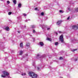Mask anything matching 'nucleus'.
<instances>
[{
  "label": "nucleus",
  "instance_id": "13",
  "mask_svg": "<svg viewBox=\"0 0 78 78\" xmlns=\"http://www.w3.org/2000/svg\"><path fill=\"white\" fill-rule=\"evenodd\" d=\"M21 6H22V4L20 3L18 5V8H20V7H21Z\"/></svg>",
  "mask_w": 78,
  "mask_h": 78
},
{
  "label": "nucleus",
  "instance_id": "39",
  "mask_svg": "<svg viewBox=\"0 0 78 78\" xmlns=\"http://www.w3.org/2000/svg\"><path fill=\"white\" fill-rule=\"evenodd\" d=\"M18 32L19 33H20V32L19 31H18Z\"/></svg>",
  "mask_w": 78,
  "mask_h": 78
},
{
  "label": "nucleus",
  "instance_id": "7",
  "mask_svg": "<svg viewBox=\"0 0 78 78\" xmlns=\"http://www.w3.org/2000/svg\"><path fill=\"white\" fill-rule=\"evenodd\" d=\"M30 43H27L26 44V48H27L30 47Z\"/></svg>",
  "mask_w": 78,
  "mask_h": 78
},
{
  "label": "nucleus",
  "instance_id": "34",
  "mask_svg": "<svg viewBox=\"0 0 78 78\" xmlns=\"http://www.w3.org/2000/svg\"><path fill=\"white\" fill-rule=\"evenodd\" d=\"M68 9L69 11H70V8H68Z\"/></svg>",
  "mask_w": 78,
  "mask_h": 78
},
{
  "label": "nucleus",
  "instance_id": "18",
  "mask_svg": "<svg viewBox=\"0 0 78 78\" xmlns=\"http://www.w3.org/2000/svg\"><path fill=\"white\" fill-rule=\"evenodd\" d=\"M77 50V49H73L72 50V51L73 52H74V51H76V50Z\"/></svg>",
  "mask_w": 78,
  "mask_h": 78
},
{
  "label": "nucleus",
  "instance_id": "37",
  "mask_svg": "<svg viewBox=\"0 0 78 78\" xmlns=\"http://www.w3.org/2000/svg\"><path fill=\"white\" fill-rule=\"evenodd\" d=\"M8 77L9 78H11V77L10 76H8Z\"/></svg>",
  "mask_w": 78,
  "mask_h": 78
},
{
  "label": "nucleus",
  "instance_id": "38",
  "mask_svg": "<svg viewBox=\"0 0 78 78\" xmlns=\"http://www.w3.org/2000/svg\"><path fill=\"white\" fill-rule=\"evenodd\" d=\"M58 33H61V31H58Z\"/></svg>",
  "mask_w": 78,
  "mask_h": 78
},
{
  "label": "nucleus",
  "instance_id": "26",
  "mask_svg": "<svg viewBox=\"0 0 78 78\" xmlns=\"http://www.w3.org/2000/svg\"><path fill=\"white\" fill-rule=\"evenodd\" d=\"M9 3H10V2L9 1H7V4H9Z\"/></svg>",
  "mask_w": 78,
  "mask_h": 78
},
{
  "label": "nucleus",
  "instance_id": "8",
  "mask_svg": "<svg viewBox=\"0 0 78 78\" xmlns=\"http://www.w3.org/2000/svg\"><path fill=\"white\" fill-rule=\"evenodd\" d=\"M40 26L41 27L43 30H44L45 29V26L44 25H40Z\"/></svg>",
  "mask_w": 78,
  "mask_h": 78
},
{
  "label": "nucleus",
  "instance_id": "28",
  "mask_svg": "<svg viewBox=\"0 0 78 78\" xmlns=\"http://www.w3.org/2000/svg\"><path fill=\"white\" fill-rule=\"evenodd\" d=\"M33 66H35V62L33 63Z\"/></svg>",
  "mask_w": 78,
  "mask_h": 78
},
{
  "label": "nucleus",
  "instance_id": "20",
  "mask_svg": "<svg viewBox=\"0 0 78 78\" xmlns=\"http://www.w3.org/2000/svg\"><path fill=\"white\" fill-rule=\"evenodd\" d=\"M75 11L76 12H78V8H76L75 9Z\"/></svg>",
  "mask_w": 78,
  "mask_h": 78
},
{
  "label": "nucleus",
  "instance_id": "1",
  "mask_svg": "<svg viewBox=\"0 0 78 78\" xmlns=\"http://www.w3.org/2000/svg\"><path fill=\"white\" fill-rule=\"evenodd\" d=\"M29 75L32 78H37V77H38V75H37L33 72H29Z\"/></svg>",
  "mask_w": 78,
  "mask_h": 78
},
{
  "label": "nucleus",
  "instance_id": "42",
  "mask_svg": "<svg viewBox=\"0 0 78 78\" xmlns=\"http://www.w3.org/2000/svg\"><path fill=\"white\" fill-rule=\"evenodd\" d=\"M34 41V38H33Z\"/></svg>",
  "mask_w": 78,
  "mask_h": 78
},
{
  "label": "nucleus",
  "instance_id": "14",
  "mask_svg": "<svg viewBox=\"0 0 78 78\" xmlns=\"http://www.w3.org/2000/svg\"><path fill=\"white\" fill-rule=\"evenodd\" d=\"M40 58V55H39V54H38L37 56V59H38V58Z\"/></svg>",
  "mask_w": 78,
  "mask_h": 78
},
{
  "label": "nucleus",
  "instance_id": "45",
  "mask_svg": "<svg viewBox=\"0 0 78 78\" xmlns=\"http://www.w3.org/2000/svg\"><path fill=\"white\" fill-rule=\"evenodd\" d=\"M61 78H62V77H61Z\"/></svg>",
  "mask_w": 78,
  "mask_h": 78
},
{
  "label": "nucleus",
  "instance_id": "40",
  "mask_svg": "<svg viewBox=\"0 0 78 78\" xmlns=\"http://www.w3.org/2000/svg\"><path fill=\"white\" fill-rule=\"evenodd\" d=\"M29 36H32L31 35L29 34Z\"/></svg>",
  "mask_w": 78,
  "mask_h": 78
},
{
  "label": "nucleus",
  "instance_id": "41",
  "mask_svg": "<svg viewBox=\"0 0 78 78\" xmlns=\"http://www.w3.org/2000/svg\"><path fill=\"white\" fill-rule=\"evenodd\" d=\"M56 34H58V33H57V32H56Z\"/></svg>",
  "mask_w": 78,
  "mask_h": 78
},
{
  "label": "nucleus",
  "instance_id": "19",
  "mask_svg": "<svg viewBox=\"0 0 78 78\" xmlns=\"http://www.w3.org/2000/svg\"><path fill=\"white\" fill-rule=\"evenodd\" d=\"M47 40H48V41H50L51 40V39L50 38H47Z\"/></svg>",
  "mask_w": 78,
  "mask_h": 78
},
{
  "label": "nucleus",
  "instance_id": "3",
  "mask_svg": "<svg viewBox=\"0 0 78 78\" xmlns=\"http://www.w3.org/2000/svg\"><path fill=\"white\" fill-rule=\"evenodd\" d=\"M60 40L61 41V42H64V40H63V35H62L60 37Z\"/></svg>",
  "mask_w": 78,
  "mask_h": 78
},
{
  "label": "nucleus",
  "instance_id": "15",
  "mask_svg": "<svg viewBox=\"0 0 78 78\" xmlns=\"http://www.w3.org/2000/svg\"><path fill=\"white\" fill-rule=\"evenodd\" d=\"M35 27H36V26L34 25L31 26V28H34Z\"/></svg>",
  "mask_w": 78,
  "mask_h": 78
},
{
  "label": "nucleus",
  "instance_id": "10",
  "mask_svg": "<svg viewBox=\"0 0 78 78\" xmlns=\"http://www.w3.org/2000/svg\"><path fill=\"white\" fill-rule=\"evenodd\" d=\"M23 54V51H20V53L19 55H22Z\"/></svg>",
  "mask_w": 78,
  "mask_h": 78
},
{
  "label": "nucleus",
  "instance_id": "35",
  "mask_svg": "<svg viewBox=\"0 0 78 78\" xmlns=\"http://www.w3.org/2000/svg\"><path fill=\"white\" fill-rule=\"evenodd\" d=\"M59 59H62V57H60V58Z\"/></svg>",
  "mask_w": 78,
  "mask_h": 78
},
{
  "label": "nucleus",
  "instance_id": "6",
  "mask_svg": "<svg viewBox=\"0 0 78 78\" xmlns=\"http://www.w3.org/2000/svg\"><path fill=\"white\" fill-rule=\"evenodd\" d=\"M41 67H42L41 64L39 65L37 67V69L38 70H41Z\"/></svg>",
  "mask_w": 78,
  "mask_h": 78
},
{
  "label": "nucleus",
  "instance_id": "32",
  "mask_svg": "<svg viewBox=\"0 0 78 78\" xmlns=\"http://www.w3.org/2000/svg\"><path fill=\"white\" fill-rule=\"evenodd\" d=\"M33 33H35V30H33Z\"/></svg>",
  "mask_w": 78,
  "mask_h": 78
},
{
  "label": "nucleus",
  "instance_id": "2",
  "mask_svg": "<svg viewBox=\"0 0 78 78\" xmlns=\"http://www.w3.org/2000/svg\"><path fill=\"white\" fill-rule=\"evenodd\" d=\"M3 75H2L1 76L2 77L4 78V77H6V76L9 75V73L8 72L5 71H3L2 72Z\"/></svg>",
  "mask_w": 78,
  "mask_h": 78
},
{
  "label": "nucleus",
  "instance_id": "11",
  "mask_svg": "<svg viewBox=\"0 0 78 78\" xmlns=\"http://www.w3.org/2000/svg\"><path fill=\"white\" fill-rule=\"evenodd\" d=\"M5 30L6 31H9V28L8 27H5Z\"/></svg>",
  "mask_w": 78,
  "mask_h": 78
},
{
  "label": "nucleus",
  "instance_id": "31",
  "mask_svg": "<svg viewBox=\"0 0 78 78\" xmlns=\"http://www.w3.org/2000/svg\"><path fill=\"white\" fill-rule=\"evenodd\" d=\"M69 19H70V16L68 17L67 19V20H69Z\"/></svg>",
  "mask_w": 78,
  "mask_h": 78
},
{
  "label": "nucleus",
  "instance_id": "9",
  "mask_svg": "<svg viewBox=\"0 0 78 78\" xmlns=\"http://www.w3.org/2000/svg\"><path fill=\"white\" fill-rule=\"evenodd\" d=\"M40 45H41V47L44 46V43L42 42H40Z\"/></svg>",
  "mask_w": 78,
  "mask_h": 78
},
{
  "label": "nucleus",
  "instance_id": "44",
  "mask_svg": "<svg viewBox=\"0 0 78 78\" xmlns=\"http://www.w3.org/2000/svg\"><path fill=\"white\" fill-rule=\"evenodd\" d=\"M1 1H3V0H1Z\"/></svg>",
  "mask_w": 78,
  "mask_h": 78
},
{
  "label": "nucleus",
  "instance_id": "36",
  "mask_svg": "<svg viewBox=\"0 0 78 78\" xmlns=\"http://www.w3.org/2000/svg\"><path fill=\"white\" fill-rule=\"evenodd\" d=\"M75 61H77V58H75Z\"/></svg>",
  "mask_w": 78,
  "mask_h": 78
},
{
  "label": "nucleus",
  "instance_id": "21",
  "mask_svg": "<svg viewBox=\"0 0 78 78\" xmlns=\"http://www.w3.org/2000/svg\"><path fill=\"white\" fill-rule=\"evenodd\" d=\"M25 75H26V74L25 73H22L21 74V75H22V76H24Z\"/></svg>",
  "mask_w": 78,
  "mask_h": 78
},
{
  "label": "nucleus",
  "instance_id": "33",
  "mask_svg": "<svg viewBox=\"0 0 78 78\" xmlns=\"http://www.w3.org/2000/svg\"><path fill=\"white\" fill-rule=\"evenodd\" d=\"M28 56V54H26L25 55V57H27Z\"/></svg>",
  "mask_w": 78,
  "mask_h": 78
},
{
  "label": "nucleus",
  "instance_id": "24",
  "mask_svg": "<svg viewBox=\"0 0 78 78\" xmlns=\"http://www.w3.org/2000/svg\"><path fill=\"white\" fill-rule=\"evenodd\" d=\"M44 12H42L41 13V16H44Z\"/></svg>",
  "mask_w": 78,
  "mask_h": 78
},
{
  "label": "nucleus",
  "instance_id": "23",
  "mask_svg": "<svg viewBox=\"0 0 78 78\" xmlns=\"http://www.w3.org/2000/svg\"><path fill=\"white\" fill-rule=\"evenodd\" d=\"M11 14H12V13L11 12H9L8 13V14L9 15V16H10V15H11Z\"/></svg>",
  "mask_w": 78,
  "mask_h": 78
},
{
  "label": "nucleus",
  "instance_id": "17",
  "mask_svg": "<svg viewBox=\"0 0 78 78\" xmlns=\"http://www.w3.org/2000/svg\"><path fill=\"white\" fill-rule=\"evenodd\" d=\"M59 12L60 13H63V12H64V11L62 10H60Z\"/></svg>",
  "mask_w": 78,
  "mask_h": 78
},
{
  "label": "nucleus",
  "instance_id": "30",
  "mask_svg": "<svg viewBox=\"0 0 78 78\" xmlns=\"http://www.w3.org/2000/svg\"><path fill=\"white\" fill-rule=\"evenodd\" d=\"M29 20H25V22H27V21H28Z\"/></svg>",
  "mask_w": 78,
  "mask_h": 78
},
{
  "label": "nucleus",
  "instance_id": "25",
  "mask_svg": "<svg viewBox=\"0 0 78 78\" xmlns=\"http://www.w3.org/2000/svg\"><path fill=\"white\" fill-rule=\"evenodd\" d=\"M34 9H35V10H37V11H39V9H37V8H36Z\"/></svg>",
  "mask_w": 78,
  "mask_h": 78
},
{
  "label": "nucleus",
  "instance_id": "43",
  "mask_svg": "<svg viewBox=\"0 0 78 78\" xmlns=\"http://www.w3.org/2000/svg\"><path fill=\"white\" fill-rule=\"evenodd\" d=\"M20 59H21V60H22V58L21 59V58H20Z\"/></svg>",
  "mask_w": 78,
  "mask_h": 78
},
{
  "label": "nucleus",
  "instance_id": "29",
  "mask_svg": "<svg viewBox=\"0 0 78 78\" xmlns=\"http://www.w3.org/2000/svg\"><path fill=\"white\" fill-rule=\"evenodd\" d=\"M23 15L24 16H27V14H26L25 13L23 14Z\"/></svg>",
  "mask_w": 78,
  "mask_h": 78
},
{
  "label": "nucleus",
  "instance_id": "16",
  "mask_svg": "<svg viewBox=\"0 0 78 78\" xmlns=\"http://www.w3.org/2000/svg\"><path fill=\"white\" fill-rule=\"evenodd\" d=\"M13 2L14 4H16V0H13Z\"/></svg>",
  "mask_w": 78,
  "mask_h": 78
},
{
  "label": "nucleus",
  "instance_id": "12",
  "mask_svg": "<svg viewBox=\"0 0 78 78\" xmlns=\"http://www.w3.org/2000/svg\"><path fill=\"white\" fill-rule=\"evenodd\" d=\"M20 47L21 48H23V43H21L20 44Z\"/></svg>",
  "mask_w": 78,
  "mask_h": 78
},
{
  "label": "nucleus",
  "instance_id": "27",
  "mask_svg": "<svg viewBox=\"0 0 78 78\" xmlns=\"http://www.w3.org/2000/svg\"><path fill=\"white\" fill-rule=\"evenodd\" d=\"M50 30V27H48L47 28V30Z\"/></svg>",
  "mask_w": 78,
  "mask_h": 78
},
{
  "label": "nucleus",
  "instance_id": "46",
  "mask_svg": "<svg viewBox=\"0 0 78 78\" xmlns=\"http://www.w3.org/2000/svg\"><path fill=\"white\" fill-rule=\"evenodd\" d=\"M41 62H42V61L41 60Z\"/></svg>",
  "mask_w": 78,
  "mask_h": 78
},
{
  "label": "nucleus",
  "instance_id": "5",
  "mask_svg": "<svg viewBox=\"0 0 78 78\" xmlns=\"http://www.w3.org/2000/svg\"><path fill=\"white\" fill-rule=\"evenodd\" d=\"M61 23H62V20H60L58 21L57 23V25H61Z\"/></svg>",
  "mask_w": 78,
  "mask_h": 78
},
{
  "label": "nucleus",
  "instance_id": "22",
  "mask_svg": "<svg viewBox=\"0 0 78 78\" xmlns=\"http://www.w3.org/2000/svg\"><path fill=\"white\" fill-rule=\"evenodd\" d=\"M55 45H58V42H56L55 43Z\"/></svg>",
  "mask_w": 78,
  "mask_h": 78
},
{
  "label": "nucleus",
  "instance_id": "4",
  "mask_svg": "<svg viewBox=\"0 0 78 78\" xmlns=\"http://www.w3.org/2000/svg\"><path fill=\"white\" fill-rule=\"evenodd\" d=\"M72 28L73 29V30H76L78 29V27L77 26H72Z\"/></svg>",
  "mask_w": 78,
  "mask_h": 78
}]
</instances>
